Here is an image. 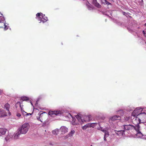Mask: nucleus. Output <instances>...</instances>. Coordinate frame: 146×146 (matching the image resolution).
<instances>
[{"label": "nucleus", "instance_id": "nucleus-1", "mask_svg": "<svg viewBox=\"0 0 146 146\" xmlns=\"http://www.w3.org/2000/svg\"><path fill=\"white\" fill-rule=\"evenodd\" d=\"M140 126L139 125H136L135 126L131 125H128V131L132 136L135 135L139 137L143 136L142 133L140 131Z\"/></svg>", "mask_w": 146, "mask_h": 146}, {"label": "nucleus", "instance_id": "nucleus-2", "mask_svg": "<svg viewBox=\"0 0 146 146\" xmlns=\"http://www.w3.org/2000/svg\"><path fill=\"white\" fill-rule=\"evenodd\" d=\"M29 127L30 125L28 123H25L21 127L17 130V133L15 134L14 139H17L21 134H26L28 131Z\"/></svg>", "mask_w": 146, "mask_h": 146}, {"label": "nucleus", "instance_id": "nucleus-3", "mask_svg": "<svg viewBox=\"0 0 146 146\" xmlns=\"http://www.w3.org/2000/svg\"><path fill=\"white\" fill-rule=\"evenodd\" d=\"M36 18L38 21H40V22L39 23L42 22L44 23L48 20L47 17H45V15L41 13H37L36 15Z\"/></svg>", "mask_w": 146, "mask_h": 146}, {"label": "nucleus", "instance_id": "nucleus-4", "mask_svg": "<svg viewBox=\"0 0 146 146\" xmlns=\"http://www.w3.org/2000/svg\"><path fill=\"white\" fill-rule=\"evenodd\" d=\"M62 113V112L60 111H50L48 113V115H49L53 117L57 115H61Z\"/></svg>", "mask_w": 146, "mask_h": 146}, {"label": "nucleus", "instance_id": "nucleus-5", "mask_svg": "<svg viewBox=\"0 0 146 146\" xmlns=\"http://www.w3.org/2000/svg\"><path fill=\"white\" fill-rule=\"evenodd\" d=\"M94 123H89L85 125L84 126H83L82 128L84 130L87 129L88 127H94Z\"/></svg>", "mask_w": 146, "mask_h": 146}, {"label": "nucleus", "instance_id": "nucleus-6", "mask_svg": "<svg viewBox=\"0 0 146 146\" xmlns=\"http://www.w3.org/2000/svg\"><path fill=\"white\" fill-rule=\"evenodd\" d=\"M7 115V113L5 111L2 109H0V117H6Z\"/></svg>", "mask_w": 146, "mask_h": 146}, {"label": "nucleus", "instance_id": "nucleus-7", "mask_svg": "<svg viewBox=\"0 0 146 146\" xmlns=\"http://www.w3.org/2000/svg\"><path fill=\"white\" fill-rule=\"evenodd\" d=\"M61 134H64L68 132V129L65 126H62L60 128Z\"/></svg>", "mask_w": 146, "mask_h": 146}, {"label": "nucleus", "instance_id": "nucleus-8", "mask_svg": "<svg viewBox=\"0 0 146 146\" xmlns=\"http://www.w3.org/2000/svg\"><path fill=\"white\" fill-rule=\"evenodd\" d=\"M141 111L142 110L141 108H137L133 112L132 114L134 115L133 114L135 113L137 116L138 115L140 116V115L141 114L140 113Z\"/></svg>", "mask_w": 146, "mask_h": 146}, {"label": "nucleus", "instance_id": "nucleus-9", "mask_svg": "<svg viewBox=\"0 0 146 146\" xmlns=\"http://www.w3.org/2000/svg\"><path fill=\"white\" fill-rule=\"evenodd\" d=\"M121 117L119 115H116L112 117L110 119L112 121H114L115 120H120Z\"/></svg>", "mask_w": 146, "mask_h": 146}, {"label": "nucleus", "instance_id": "nucleus-10", "mask_svg": "<svg viewBox=\"0 0 146 146\" xmlns=\"http://www.w3.org/2000/svg\"><path fill=\"white\" fill-rule=\"evenodd\" d=\"M139 116L140 117V118L142 120H146V113H145L141 114Z\"/></svg>", "mask_w": 146, "mask_h": 146}, {"label": "nucleus", "instance_id": "nucleus-11", "mask_svg": "<svg viewBox=\"0 0 146 146\" xmlns=\"http://www.w3.org/2000/svg\"><path fill=\"white\" fill-rule=\"evenodd\" d=\"M75 117L76 118L78 121L80 123L82 124L83 123V121L82 119V117L80 115L77 114L75 116Z\"/></svg>", "mask_w": 146, "mask_h": 146}, {"label": "nucleus", "instance_id": "nucleus-12", "mask_svg": "<svg viewBox=\"0 0 146 146\" xmlns=\"http://www.w3.org/2000/svg\"><path fill=\"white\" fill-rule=\"evenodd\" d=\"M7 131V130L6 129L0 128V136L5 134Z\"/></svg>", "mask_w": 146, "mask_h": 146}, {"label": "nucleus", "instance_id": "nucleus-13", "mask_svg": "<svg viewBox=\"0 0 146 146\" xmlns=\"http://www.w3.org/2000/svg\"><path fill=\"white\" fill-rule=\"evenodd\" d=\"M92 3L97 7L100 8L101 7V5L97 1V0H92Z\"/></svg>", "mask_w": 146, "mask_h": 146}, {"label": "nucleus", "instance_id": "nucleus-14", "mask_svg": "<svg viewBox=\"0 0 146 146\" xmlns=\"http://www.w3.org/2000/svg\"><path fill=\"white\" fill-rule=\"evenodd\" d=\"M116 23L118 25H121L122 26H124L126 27L127 29H128V27L127 26V24L126 23H121L119 21H117Z\"/></svg>", "mask_w": 146, "mask_h": 146}, {"label": "nucleus", "instance_id": "nucleus-15", "mask_svg": "<svg viewBox=\"0 0 146 146\" xmlns=\"http://www.w3.org/2000/svg\"><path fill=\"white\" fill-rule=\"evenodd\" d=\"M115 133H117L118 135L121 136H123L124 134V131L122 130L121 131H115Z\"/></svg>", "mask_w": 146, "mask_h": 146}, {"label": "nucleus", "instance_id": "nucleus-16", "mask_svg": "<svg viewBox=\"0 0 146 146\" xmlns=\"http://www.w3.org/2000/svg\"><path fill=\"white\" fill-rule=\"evenodd\" d=\"M102 3H103L104 4L107 5H111V4L108 2L107 0H101Z\"/></svg>", "mask_w": 146, "mask_h": 146}, {"label": "nucleus", "instance_id": "nucleus-17", "mask_svg": "<svg viewBox=\"0 0 146 146\" xmlns=\"http://www.w3.org/2000/svg\"><path fill=\"white\" fill-rule=\"evenodd\" d=\"M21 100H22L23 101L29 100V98L28 97L26 96H23L21 97Z\"/></svg>", "mask_w": 146, "mask_h": 146}, {"label": "nucleus", "instance_id": "nucleus-18", "mask_svg": "<svg viewBox=\"0 0 146 146\" xmlns=\"http://www.w3.org/2000/svg\"><path fill=\"white\" fill-rule=\"evenodd\" d=\"M4 106L7 110L9 111V109L10 107V105L8 103H7L5 104Z\"/></svg>", "mask_w": 146, "mask_h": 146}, {"label": "nucleus", "instance_id": "nucleus-19", "mask_svg": "<svg viewBox=\"0 0 146 146\" xmlns=\"http://www.w3.org/2000/svg\"><path fill=\"white\" fill-rule=\"evenodd\" d=\"M117 113L118 114H120V116H123L124 114V113L123 111L122 110H120L118 111H117Z\"/></svg>", "mask_w": 146, "mask_h": 146}, {"label": "nucleus", "instance_id": "nucleus-20", "mask_svg": "<svg viewBox=\"0 0 146 146\" xmlns=\"http://www.w3.org/2000/svg\"><path fill=\"white\" fill-rule=\"evenodd\" d=\"M5 21V19L3 16H0V23H3Z\"/></svg>", "mask_w": 146, "mask_h": 146}, {"label": "nucleus", "instance_id": "nucleus-21", "mask_svg": "<svg viewBox=\"0 0 146 146\" xmlns=\"http://www.w3.org/2000/svg\"><path fill=\"white\" fill-rule=\"evenodd\" d=\"M75 131L74 130H72L68 134L69 136L70 137L72 136H73V134L74 133Z\"/></svg>", "mask_w": 146, "mask_h": 146}, {"label": "nucleus", "instance_id": "nucleus-22", "mask_svg": "<svg viewBox=\"0 0 146 146\" xmlns=\"http://www.w3.org/2000/svg\"><path fill=\"white\" fill-rule=\"evenodd\" d=\"M23 103V101H21V102H18L15 105H16V107H17V106L18 105H19L20 107L21 108V109H22V107H21V104H22Z\"/></svg>", "mask_w": 146, "mask_h": 146}, {"label": "nucleus", "instance_id": "nucleus-23", "mask_svg": "<svg viewBox=\"0 0 146 146\" xmlns=\"http://www.w3.org/2000/svg\"><path fill=\"white\" fill-rule=\"evenodd\" d=\"M49 121L48 120H46L43 123L42 125L43 126H46L48 125L49 123Z\"/></svg>", "mask_w": 146, "mask_h": 146}, {"label": "nucleus", "instance_id": "nucleus-24", "mask_svg": "<svg viewBox=\"0 0 146 146\" xmlns=\"http://www.w3.org/2000/svg\"><path fill=\"white\" fill-rule=\"evenodd\" d=\"M56 131H58V129H56L55 130H53L52 131V133L54 135H57L58 134V132L57 133Z\"/></svg>", "mask_w": 146, "mask_h": 146}, {"label": "nucleus", "instance_id": "nucleus-25", "mask_svg": "<svg viewBox=\"0 0 146 146\" xmlns=\"http://www.w3.org/2000/svg\"><path fill=\"white\" fill-rule=\"evenodd\" d=\"M109 133L108 131H106L104 133V137H107L109 136Z\"/></svg>", "mask_w": 146, "mask_h": 146}, {"label": "nucleus", "instance_id": "nucleus-26", "mask_svg": "<svg viewBox=\"0 0 146 146\" xmlns=\"http://www.w3.org/2000/svg\"><path fill=\"white\" fill-rule=\"evenodd\" d=\"M6 21H5V22H4V26L5 27H4V30H6L8 29V27H7V25H6Z\"/></svg>", "mask_w": 146, "mask_h": 146}, {"label": "nucleus", "instance_id": "nucleus-27", "mask_svg": "<svg viewBox=\"0 0 146 146\" xmlns=\"http://www.w3.org/2000/svg\"><path fill=\"white\" fill-rule=\"evenodd\" d=\"M10 136H7L5 138V139L6 141H7L9 140L10 138Z\"/></svg>", "mask_w": 146, "mask_h": 146}, {"label": "nucleus", "instance_id": "nucleus-28", "mask_svg": "<svg viewBox=\"0 0 146 146\" xmlns=\"http://www.w3.org/2000/svg\"><path fill=\"white\" fill-rule=\"evenodd\" d=\"M128 125H125L124 126V129H126V130H128Z\"/></svg>", "mask_w": 146, "mask_h": 146}, {"label": "nucleus", "instance_id": "nucleus-29", "mask_svg": "<svg viewBox=\"0 0 146 146\" xmlns=\"http://www.w3.org/2000/svg\"><path fill=\"white\" fill-rule=\"evenodd\" d=\"M122 13H123V14L124 15H125L126 16V17H127V15H128L127 13H125V12H122Z\"/></svg>", "mask_w": 146, "mask_h": 146}, {"label": "nucleus", "instance_id": "nucleus-30", "mask_svg": "<svg viewBox=\"0 0 146 146\" xmlns=\"http://www.w3.org/2000/svg\"><path fill=\"white\" fill-rule=\"evenodd\" d=\"M21 112H22L23 115H25V114H26L27 113V112H25L24 111L22 110V109H21Z\"/></svg>", "mask_w": 146, "mask_h": 146}, {"label": "nucleus", "instance_id": "nucleus-31", "mask_svg": "<svg viewBox=\"0 0 146 146\" xmlns=\"http://www.w3.org/2000/svg\"><path fill=\"white\" fill-rule=\"evenodd\" d=\"M17 116L18 117H20L21 116V114L20 113H17Z\"/></svg>", "mask_w": 146, "mask_h": 146}, {"label": "nucleus", "instance_id": "nucleus-32", "mask_svg": "<svg viewBox=\"0 0 146 146\" xmlns=\"http://www.w3.org/2000/svg\"><path fill=\"white\" fill-rule=\"evenodd\" d=\"M143 34L144 36L146 37V33L145 32V31H143Z\"/></svg>", "mask_w": 146, "mask_h": 146}, {"label": "nucleus", "instance_id": "nucleus-33", "mask_svg": "<svg viewBox=\"0 0 146 146\" xmlns=\"http://www.w3.org/2000/svg\"><path fill=\"white\" fill-rule=\"evenodd\" d=\"M37 119H38L39 121H40L41 122H42V121L41 120L40 118L39 117H36Z\"/></svg>", "mask_w": 146, "mask_h": 146}, {"label": "nucleus", "instance_id": "nucleus-34", "mask_svg": "<svg viewBox=\"0 0 146 146\" xmlns=\"http://www.w3.org/2000/svg\"><path fill=\"white\" fill-rule=\"evenodd\" d=\"M70 137V136H69V135H68H68H66L65 137V139H67L69 137Z\"/></svg>", "mask_w": 146, "mask_h": 146}, {"label": "nucleus", "instance_id": "nucleus-35", "mask_svg": "<svg viewBox=\"0 0 146 146\" xmlns=\"http://www.w3.org/2000/svg\"><path fill=\"white\" fill-rule=\"evenodd\" d=\"M32 114H33V113H27L26 115V116H27L28 115H31Z\"/></svg>", "mask_w": 146, "mask_h": 146}, {"label": "nucleus", "instance_id": "nucleus-36", "mask_svg": "<svg viewBox=\"0 0 146 146\" xmlns=\"http://www.w3.org/2000/svg\"><path fill=\"white\" fill-rule=\"evenodd\" d=\"M134 115H133L132 114V115L134 117H136L137 116V115H136V113H134V114H133Z\"/></svg>", "mask_w": 146, "mask_h": 146}, {"label": "nucleus", "instance_id": "nucleus-37", "mask_svg": "<svg viewBox=\"0 0 146 146\" xmlns=\"http://www.w3.org/2000/svg\"><path fill=\"white\" fill-rule=\"evenodd\" d=\"M72 121H75V120H76V119L74 117H72Z\"/></svg>", "mask_w": 146, "mask_h": 146}, {"label": "nucleus", "instance_id": "nucleus-38", "mask_svg": "<svg viewBox=\"0 0 146 146\" xmlns=\"http://www.w3.org/2000/svg\"><path fill=\"white\" fill-rule=\"evenodd\" d=\"M8 111V115L9 116H10L11 115V112L9 111H9Z\"/></svg>", "mask_w": 146, "mask_h": 146}, {"label": "nucleus", "instance_id": "nucleus-39", "mask_svg": "<svg viewBox=\"0 0 146 146\" xmlns=\"http://www.w3.org/2000/svg\"><path fill=\"white\" fill-rule=\"evenodd\" d=\"M106 137H104V141H106L107 140L106 138Z\"/></svg>", "mask_w": 146, "mask_h": 146}, {"label": "nucleus", "instance_id": "nucleus-40", "mask_svg": "<svg viewBox=\"0 0 146 146\" xmlns=\"http://www.w3.org/2000/svg\"><path fill=\"white\" fill-rule=\"evenodd\" d=\"M38 102H37V101H36V103H35V105L36 106L37 105V104H38Z\"/></svg>", "mask_w": 146, "mask_h": 146}, {"label": "nucleus", "instance_id": "nucleus-41", "mask_svg": "<svg viewBox=\"0 0 146 146\" xmlns=\"http://www.w3.org/2000/svg\"><path fill=\"white\" fill-rule=\"evenodd\" d=\"M102 131H103V132H104V133L106 131H107L106 130H102Z\"/></svg>", "mask_w": 146, "mask_h": 146}, {"label": "nucleus", "instance_id": "nucleus-42", "mask_svg": "<svg viewBox=\"0 0 146 146\" xmlns=\"http://www.w3.org/2000/svg\"><path fill=\"white\" fill-rule=\"evenodd\" d=\"M30 102L31 103V105L32 106H33V104H32V103L31 102V101H30Z\"/></svg>", "mask_w": 146, "mask_h": 146}, {"label": "nucleus", "instance_id": "nucleus-43", "mask_svg": "<svg viewBox=\"0 0 146 146\" xmlns=\"http://www.w3.org/2000/svg\"><path fill=\"white\" fill-rule=\"evenodd\" d=\"M39 100V98H38L37 99V100L36 101H37V102H38Z\"/></svg>", "mask_w": 146, "mask_h": 146}, {"label": "nucleus", "instance_id": "nucleus-44", "mask_svg": "<svg viewBox=\"0 0 146 146\" xmlns=\"http://www.w3.org/2000/svg\"><path fill=\"white\" fill-rule=\"evenodd\" d=\"M88 8L89 10H90L91 9V8L90 7H89Z\"/></svg>", "mask_w": 146, "mask_h": 146}, {"label": "nucleus", "instance_id": "nucleus-45", "mask_svg": "<svg viewBox=\"0 0 146 146\" xmlns=\"http://www.w3.org/2000/svg\"><path fill=\"white\" fill-rule=\"evenodd\" d=\"M40 115H41V114L40 113H38V115H39V116Z\"/></svg>", "mask_w": 146, "mask_h": 146}, {"label": "nucleus", "instance_id": "nucleus-46", "mask_svg": "<svg viewBox=\"0 0 146 146\" xmlns=\"http://www.w3.org/2000/svg\"><path fill=\"white\" fill-rule=\"evenodd\" d=\"M50 145H53L51 143H50Z\"/></svg>", "mask_w": 146, "mask_h": 146}, {"label": "nucleus", "instance_id": "nucleus-47", "mask_svg": "<svg viewBox=\"0 0 146 146\" xmlns=\"http://www.w3.org/2000/svg\"><path fill=\"white\" fill-rule=\"evenodd\" d=\"M58 130H59V129H58ZM59 131H56V132L57 133L58 132H58Z\"/></svg>", "mask_w": 146, "mask_h": 146}, {"label": "nucleus", "instance_id": "nucleus-48", "mask_svg": "<svg viewBox=\"0 0 146 146\" xmlns=\"http://www.w3.org/2000/svg\"><path fill=\"white\" fill-rule=\"evenodd\" d=\"M144 25L146 27V23L144 24Z\"/></svg>", "mask_w": 146, "mask_h": 146}, {"label": "nucleus", "instance_id": "nucleus-49", "mask_svg": "<svg viewBox=\"0 0 146 146\" xmlns=\"http://www.w3.org/2000/svg\"><path fill=\"white\" fill-rule=\"evenodd\" d=\"M111 1H112L113 2H114V1L115 0H111Z\"/></svg>", "mask_w": 146, "mask_h": 146}, {"label": "nucleus", "instance_id": "nucleus-50", "mask_svg": "<svg viewBox=\"0 0 146 146\" xmlns=\"http://www.w3.org/2000/svg\"><path fill=\"white\" fill-rule=\"evenodd\" d=\"M108 16L110 18H111V17L110 16H109L108 15Z\"/></svg>", "mask_w": 146, "mask_h": 146}, {"label": "nucleus", "instance_id": "nucleus-51", "mask_svg": "<svg viewBox=\"0 0 146 146\" xmlns=\"http://www.w3.org/2000/svg\"><path fill=\"white\" fill-rule=\"evenodd\" d=\"M3 28V27H0V28Z\"/></svg>", "mask_w": 146, "mask_h": 146}, {"label": "nucleus", "instance_id": "nucleus-52", "mask_svg": "<svg viewBox=\"0 0 146 146\" xmlns=\"http://www.w3.org/2000/svg\"><path fill=\"white\" fill-rule=\"evenodd\" d=\"M0 14H1V15H3V14L1 13V12H0Z\"/></svg>", "mask_w": 146, "mask_h": 146}, {"label": "nucleus", "instance_id": "nucleus-53", "mask_svg": "<svg viewBox=\"0 0 146 146\" xmlns=\"http://www.w3.org/2000/svg\"><path fill=\"white\" fill-rule=\"evenodd\" d=\"M138 119H139V120H140V119H139V118Z\"/></svg>", "mask_w": 146, "mask_h": 146}, {"label": "nucleus", "instance_id": "nucleus-54", "mask_svg": "<svg viewBox=\"0 0 146 146\" xmlns=\"http://www.w3.org/2000/svg\"><path fill=\"white\" fill-rule=\"evenodd\" d=\"M35 109L36 110H37V108H35Z\"/></svg>", "mask_w": 146, "mask_h": 146}, {"label": "nucleus", "instance_id": "nucleus-55", "mask_svg": "<svg viewBox=\"0 0 146 146\" xmlns=\"http://www.w3.org/2000/svg\"><path fill=\"white\" fill-rule=\"evenodd\" d=\"M105 21H106V19L105 20Z\"/></svg>", "mask_w": 146, "mask_h": 146}, {"label": "nucleus", "instance_id": "nucleus-56", "mask_svg": "<svg viewBox=\"0 0 146 146\" xmlns=\"http://www.w3.org/2000/svg\"><path fill=\"white\" fill-rule=\"evenodd\" d=\"M90 146H93L92 145H91Z\"/></svg>", "mask_w": 146, "mask_h": 146}, {"label": "nucleus", "instance_id": "nucleus-57", "mask_svg": "<svg viewBox=\"0 0 146 146\" xmlns=\"http://www.w3.org/2000/svg\"><path fill=\"white\" fill-rule=\"evenodd\" d=\"M1 93V92H0V94Z\"/></svg>", "mask_w": 146, "mask_h": 146}]
</instances>
